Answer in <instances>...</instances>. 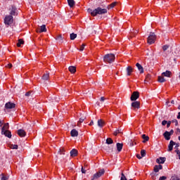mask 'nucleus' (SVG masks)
<instances>
[{
    "label": "nucleus",
    "mask_w": 180,
    "mask_h": 180,
    "mask_svg": "<svg viewBox=\"0 0 180 180\" xmlns=\"http://www.w3.org/2000/svg\"><path fill=\"white\" fill-rule=\"evenodd\" d=\"M179 141H180V136H179Z\"/></svg>",
    "instance_id": "nucleus-62"
},
{
    "label": "nucleus",
    "mask_w": 180,
    "mask_h": 180,
    "mask_svg": "<svg viewBox=\"0 0 180 180\" xmlns=\"http://www.w3.org/2000/svg\"><path fill=\"white\" fill-rule=\"evenodd\" d=\"M169 126H171V121H169L167 123V127L168 128V127H169Z\"/></svg>",
    "instance_id": "nucleus-52"
},
{
    "label": "nucleus",
    "mask_w": 180,
    "mask_h": 180,
    "mask_svg": "<svg viewBox=\"0 0 180 180\" xmlns=\"http://www.w3.org/2000/svg\"><path fill=\"white\" fill-rule=\"evenodd\" d=\"M58 154H59V155H64L65 154V150H64L63 148H60L58 151Z\"/></svg>",
    "instance_id": "nucleus-29"
},
{
    "label": "nucleus",
    "mask_w": 180,
    "mask_h": 180,
    "mask_svg": "<svg viewBox=\"0 0 180 180\" xmlns=\"http://www.w3.org/2000/svg\"><path fill=\"white\" fill-rule=\"evenodd\" d=\"M9 129V123H4V126L1 128V131L4 133V131Z\"/></svg>",
    "instance_id": "nucleus-16"
},
{
    "label": "nucleus",
    "mask_w": 180,
    "mask_h": 180,
    "mask_svg": "<svg viewBox=\"0 0 180 180\" xmlns=\"http://www.w3.org/2000/svg\"><path fill=\"white\" fill-rule=\"evenodd\" d=\"M136 158L139 159V160H141V158H143L142 157H141V155H136Z\"/></svg>",
    "instance_id": "nucleus-54"
},
{
    "label": "nucleus",
    "mask_w": 180,
    "mask_h": 180,
    "mask_svg": "<svg viewBox=\"0 0 180 180\" xmlns=\"http://www.w3.org/2000/svg\"><path fill=\"white\" fill-rule=\"evenodd\" d=\"M4 120H0V127H2V126H4Z\"/></svg>",
    "instance_id": "nucleus-49"
},
{
    "label": "nucleus",
    "mask_w": 180,
    "mask_h": 180,
    "mask_svg": "<svg viewBox=\"0 0 180 180\" xmlns=\"http://www.w3.org/2000/svg\"><path fill=\"white\" fill-rule=\"evenodd\" d=\"M39 33H43V32H47V28H46V25H43L40 27V30H38Z\"/></svg>",
    "instance_id": "nucleus-24"
},
{
    "label": "nucleus",
    "mask_w": 180,
    "mask_h": 180,
    "mask_svg": "<svg viewBox=\"0 0 180 180\" xmlns=\"http://www.w3.org/2000/svg\"><path fill=\"white\" fill-rule=\"evenodd\" d=\"M77 155H78V150L76 149H72L70 151V157H77Z\"/></svg>",
    "instance_id": "nucleus-20"
},
{
    "label": "nucleus",
    "mask_w": 180,
    "mask_h": 180,
    "mask_svg": "<svg viewBox=\"0 0 180 180\" xmlns=\"http://www.w3.org/2000/svg\"><path fill=\"white\" fill-rule=\"evenodd\" d=\"M148 44H154L155 43V34L154 32H150L148 37Z\"/></svg>",
    "instance_id": "nucleus-3"
},
{
    "label": "nucleus",
    "mask_w": 180,
    "mask_h": 180,
    "mask_svg": "<svg viewBox=\"0 0 180 180\" xmlns=\"http://www.w3.org/2000/svg\"><path fill=\"white\" fill-rule=\"evenodd\" d=\"M105 97H101V98H100V101H101V102H103L104 101H105Z\"/></svg>",
    "instance_id": "nucleus-56"
},
{
    "label": "nucleus",
    "mask_w": 180,
    "mask_h": 180,
    "mask_svg": "<svg viewBox=\"0 0 180 180\" xmlns=\"http://www.w3.org/2000/svg\"><path fill=\"white\" fill-rule=\"evenodd\" d=\"M169 134H170V136H172V134H174V129H171Z\"/></svg>",
    "instance_id": "nucleus-53"
},
{
    "label": "nucleus",
    "mask_w": 180,
    "mask_h": 180,
    "mask_svg": "<svg viewBox=\"0 0 180 180\" xmlns=\"http://www.w3.org/2000/svg\"><path fill=\"white\" fill-rule=\"evenodd\" d=\"M87 11L91 16H98V15H105V13H108V9L102 8L101 7H98L94 10L89 8Z\"/></svg>",
    "instance_id": "nucleus-1"
},
{
    "label": "nucleus",
    "mask_w": 180,
    "mask_h": 180,
    "mask_svg": "<svg viewBox=\"0 0 180 180\" xmlns=\"http://www.w3.org/2000/svg\"><path fill=\"white\" fill-rule=\"evenodd\" d=\"M16 104L12 103V102H8L5 104V108L6 109H14L15 108Z\"/></svg>",
    "instance_id": "nucleus-8"
},
{
    "label": "nucleus",
    "mask_w": 180,
    "mask_h": 180,
    "mask_svg": "<svg viewBox=\"0 0 180 180\" xmlns=\"http://www.w3.org/2000/svg\"><path fill=\"white\" fill-rule=\"evenodd\" d=\"M6 67H7L8 68H12V67H13L12 63H8V64L6 65Z\"/></svg>",
    "instance_id": "nucleus-51"
},
{
    "label": "nucleus",
    "mask_w": 180,
    "mask_h": 180,
    "mask_svg": "<svg viewBox=\"0 0 180 180\" xmlns=\"http://www.w3.org/2000/svg\"><path fill=\"white\" fill-rule=\"evenodd\" d=\"M142 139H143V143H147V141L150 140V138L148 137V136H146V134L142 135Z\"/></svg>",
    "instance_id": "nucleus-26"
},
{
    "label": "nucleus",
    "mask_w": 180,
    "mask_h": 180,
    "mask_svg": "<svg viewBox=\"0 0 180 180\" xmlns=\"http://www.w3.org/2000/svg\"><path fill=\"white\" fill-rule=\"evenodd\" d=\"M24 43L25 41H23V39H19L18 42L17 43V46L20 47V46H22V44H23Z\"/></svg>",
    "instance_id": "nucleus-32"
},
{
    "label": "nucleus",
    "mask_w": 180,
    "mask_h": 180,
    "mask_svg": "<svg viewBox=\"0 0 180 180\" xmlns=\"http://www.w3.org/2000/svg\"><path fill=\"white\" fill-rule=\"evenodd\" d=\"M165 160H167L165 158L160 157V158L156 159V162L158 164H164V162H165Z\"/></svg>",
    "instance_id": "nucleus-15"
},
{
    "label": "nucleus",
    "mask_w": 180,
    "mask_h": 180,
    "mask_svg": "<svg viewBox=\"0 0 180 180\" xmlns=\"http://www.w3.org/2000/svg\"><path fill=\"white\" fill-rule=\"evenodd\" d=\"M138 32H137V31L136 32V33H138Z\"/></svg>",
    "instance_id": "nucleus-63"
},
{
    "label": "nucleus",
    "mask_w": 180,
    "mask_h": 180,
    "mask_svg": "<svg viewBox=\"0 0 180 180\" xmlns=\"http://www.w3.org/2000/svg\"><path fill=\"white\" fill-rule=\"evenodd\" d=\"M68 5L70 8H72L75 5V1L74 0H68Z\"/></svg>",
    "instance_id": "nucleus-27"
},
{
    "label": "nucleus",
    "mask_w": 180,
    "mask_h": 180,
    "mask_svg": "<svg viewBox=\"0 0 180 180\" xmlns=\"http://www.w3.org/2000/svg\"><path fill=\"white\" fill-rule=\"evenodd\" d=\"M115 54L113 53H108L103 57L104 63H108L109 64H112V63L115 62Z\"/></svg>",
    "instance_id": "nucleus-2"
},
{
    "label": "nucleus",
    "mask_w": 180,
    "mask_h": 180,
    "mask_svg": "<svg viewBox=\"0 0 180 180\" xmlns=\"http://www.w3.org/2000/svg\"><path fill=\"white\" fill-rule=\"evenodd\" d=\"M17 134L20 136V137H25L26 136V131L23 129H18L17 131Z\"/></svg>",
    "instance_id": "nucleus-10"
},
{
    "label": "nucleus",
    "mask_w": 180,
    "mask_h": 180,
    "mask_svg": "<svg viewBox=\"0 0 180 180\" xmlns=\"http://www.w3.org/2000/svg\"><path fill=\"white\" fill-rule=\"evenodd\" d=\"M172 74V72H171V71L166 70L165 72L162 73V75L163 77H167V78H171Z\"/></svg>",
    "instance_id": "nucleus-14"
},
{
    "label": "nucleus",
    "mask_w": 180,
    "mask_h": 180,
    "mask_svg": "<svg viewBox=\"0 0 180 180\" xmlns=\"http://www.w3.org/2000/svg\"><path fill=\"white\" fill-rule=\"evenodd\" d=\"M70 134L72 137H78V131H77V129H72V131H70Z\"/></svg>",
    "instance_id": "nucleus-19"
},
{
    "label": "nucleus",
    "mask_w": 180,
    "mask_h": 180,
    "mask_svg": "<svg viewBox=\"0 0 180 180\" xmlns=\"http://www.w3.org/2000/svg\"><path fill=\"white\" fill-rule=\"evenodd\" d=\"M139 96H140V94L139 91H134L131 96V101H137Z\"/></svg>",
    "instance_id": "nucleus-6"
},
{
    "label": "nucleus",
    "mask_w": 180,
    "mask_h": 180,
    "mask_svg": "<svg viewBox=\"0 0 180 180\" xmlns=\"http://www.w3.org/2000/svg\"><path fill=\"white\" fill-rule=\"evenodd\" d=\"M84 49H85V44H83L81 46L80 49H79V51H84Z\"/></svg>",
    "instance_id": "nucleus-39"
},
{
    "label": "nucleus",
    "mask_w": 180,
    "mask_h": 180,
    "mask_svg": "<svg viewBox=\"0 0 180 180\" xmlns=\"http://www.w3.org/2000/svg\"><path fill=\"white\" fill-rule=\"evenodd\" d=\"M84 120H85V117H80L79 120V123H82L84 122Z\"/></svg>",
    "instance_id": "nucleus-43"
},
{
    "label": "nucleus",
    "mask_w": 180,
    "mask_h": 180,
    "mask_svg": "<svg viewBox=\"0 0 180 180\" xmlns=\"http://www.w3.org/2000/svg\"><path fill=\"white\" fill-rule=\"evenodd\" d=\"M126 71L127 77H130V75H131V72H133V68H131V66H128Z\"/></svg>",
    "instance_id": "nucleus-12"
},
{
    "label": "nucleus",
    "mask_w": 180,
    "mask_h": 180,
    "mask_svg": "<svg viewBox=\"0 0 180 180\" xmlns=\"http://www.w3.org/2000/svg\"><path fill=\"white\" fill-rule=\"evenodd\" d=\"M49 78H50V75L49 73H45L42 76V79H44V81H47Z\"/></svg>",
    "instance_id": "nucleus-25"
},
{
    "label": "nucleus",
    "mask_w": 180,
    "mask_h": 180,
    "mask_svg": "<svg viewBox=\"0 0 180 180\" xmlns=\"http://www.w3.org/2000/svg\"><path fill=\"white\" fill-rule=\"evenodd\" d=\"M77 39V34L72 33L70 34V40H75Z\"/></svg>",
    "instance_id": "nucleus-31"
},
{
    "label": "nucleus",
    "mask_w": 180,
    "mask_h": 180,
    "mask_svg": "<svg viewBox=\"0 0 180 180\" xmlns=\"http://www.w3.org/2000/svg\"><path fill=\"white\" fill-rule=\"evenodd\" d=\"M172 123H174L175 126H178V120H172Z\"/></svg>",
    "instance_id": "nucleus-45"
},
{
    "label": "nucleus",
    "mask_w": 180,
    "mask_h": 180,
    "mask_svg": "<svg viewBox=\"0 0 180 180\" xmlns=\"http://www.w3.org/2000/svg\"><path fill=\"white\" fill-rule=\"evenodd\" d=\"M81 172H82V174H86V170H85L84 167H82Z\"/></svg>",
    "instance_id": "nucleus-47"
},
{
    "label": "nucleus",
    "mask_w": 180,
    "mask_h": 180,
    "mask_svg": "<svg viewBox=\"0 0 180 180\" xmlns=\"http://www.w3.org/2000/svg\"><path fill=\"white\" fill-rule=\"evenodd\" d=\"M172 180H180L179 177H178V176L174 175L173 176H172Z\"/></svg>",
    "instance_id": "nucleus-38"
},
{
    "label": "nucleus",
    "mask_w": 180,
    "mask_h": 180,
    "mask_svg": "<svg viewBox=\"0 0 180 180\" xmlns=\"http://www.w3.org/2000/svg\"><path fill=\"white\" fill-rule=\"evenodd\" d=\"M69 71L70 72H71V74H75V72H77V68H75V66H70Z\"/></svg>",
    "instance_id": "nucleus-22"
},
{
    "label": "nucleus",
    "mask_w": 180,
    "mask_h": 180,
    "mask_svg": "<svg viewBox=\"0 0 180 180\" xmlns=\"http://www.w3.org/2000/svg\"><path fill=\"white\" fill-rule=\"evenodd\" d=\"M163 136L165 139V140H171V135L169 134V131H166L164 134H163Z\"/></svg>",
    "instance_id": "nucleus-17"
},
{
    "label": "nucleus",
    "mask_w": 180,
    "mask_h": 180,
    "mask_svg": "<svg viewBox=\"0 0 180 180\" xmlns=\"http://www.w3.org/2000/svg\"><path fill=\"white\" fill-rule=\"evenodd\" d=\"M9 179V176H3L1 180H8Z\"/></svg>",
    "instance_id": "nucleus-41"
},
{
    "label": "nucleus",
    "mask_w": 180,
    "mask_h": 180,
    "mask_svg": "<svg viewBox=\"0 0 180 180\" xmlns=\"http://www.w3.org/2000/svg\"><path fill=\"white\" fill-rule=\"evenodd\" d=\"M106 144H113V140L111 138L106 139Z\"/></svg>",
    "instance_id": "nucleus-33"
},
{
    "label": "nucleus",
    "mask_w": 180,
    "mask_h": 180,
    "mask_svg": "<svg viewBox=\"0 0 180 180\" xmlns=\"http://www.w3.org/2000/svg\"><path fill=\"white\" fill-rule=\"evenodd\" d=\"M171 103H172V104L174 105V103H175V101H174V100H172V101H171Z\"/></svg>",
    "instance_id": "nucleus-60"
},
{
    "label": "nucleus",
    "mask_w": 180,
    "mask_h": 180,
    "mask_svg": "<svg viewBox=\"0 0 180 180\" xmlns=\"http://www.w3.org/2000/svg\"><path fill=\"white\" fill-rule=\"evenodd\" d=\"M30 95H32V91H28L25 93V96H30Z\"/></svg>",
    "instance_id": "nucleus-46"
},
{
    "label": "nucleus",
    "mask_w": 180,
    "mask_h": 180,
    "mask_svg": "<svg viewBox=\"0 0 180 180\" xmlns=\"http://www.w3.org/2000/svg\"><path fill=\"white\" fill-rule=\"evenodd\" d=\"M174 146H175V142L174 141H170L167 151H172V150H174Z\"/></svg>",
    "instance_id": "nucleus-11"
},
{
    "label": "nucleus",
    "mask_w": 180,
    "mask_h": 180,
    "mask_svg": "<svg viewBox=\"0 0 180 180\" xmlns=\"http://www.w3.org/2000/svg\"><path fill=\"white\" fill-rule=\"evenodd\" d=\"M115 6H116V2L112 3L111 4L109 5V7L110 8H115Z\"/></svg>",
    "instance_id": "nucleus-40"
},
{
    "label": "nucleus",
    "mask_w": 180,
    "mask_h": 180,
    "mask_svg": "<svg viewBox=\"0 0 180 180\" xmlns=\"http://www.w3.org/2000/svg\"><path fill=\"white\" fill-rule=\"evenodd\" d=\"M165 179H167V176H160L159 179V180H165Z\"/></svg>",
    "instance_id": "nucleus-48"
},
{
    "label": "nucleus",
    "mask_w": 180,
    "mask_h": 180,
    "mask_svg": "<svg viewBox=\"0 0 180 180\" xmlns=\"http://www.w3.org/2000/svg\"><path fill=\"white\" fill-rule=\"evenodd\" d=\"M120 133H122V129H117L114 131V136H117Z\"/></svg>",
    "instance_id": "nucleus-36"
},
{
    "label": "nucleus",
    "mask_w": 180,
    "mask_h": 180,
    "mask_svg": "<svg viewBox=\"0 0 180 180\" xmlns=\"http://www.w3.org/2000/svg\"><path fill=\"white\" fill-rule=\"evenodd\" d=\"M141 155L142 158L146 157V150H141Z\"/></svg>",
    "instance_id": "nucleus-37"
},
{
    "label": "nucleus",
    "mask_w": 180,
    "mask_h": 180,
    "mask_svg": "<svg viewBox=\"0 0 180 180\" xmlns=\"http://www.w3.org/2000/svg\"><path fill=\"white\" fill-rule=\"evenodd\" d=\"M103 124H105V122H103L102 120H98V127H103Z\"/></svg>",
    "instance_id": "nucleus-28"
},
{
    "label": "nucleus",
    "mask_w": 180,
    "mask_h": 180,
    "mask_svg": "<svg viewBox=\"0 0 180 180\" xmlns=\"http://www.w3.org/2000/svg\"><path fill=\"white\" fill-rule=\"evenodd\" d=\"M136 67H137L139 71L140 72L141 74H143V72H144V68H143V66H141L140 65V63H137L136 64Z\"/></svg>",
    "instance_id": "nucleus-18"
},
{
    "label": "nucleus",
    "mask_w": 180,
    "mask_h": 180,
    "mask_svg": "<svg viewBox=\"0 0 180 180\" xmlns=\"http://www.w3.org/2000/svg\"><path fill=\"white\" fill-rule=\"evenodd\" d=\"M166 103H167V105H168V104L169 103V101H167V102H166Z\"/></svg>",
    "instance_id": "nucleus-61"
},
{
    "label": "nucleus",
    "mask_w": 180,
    "mask_h": 180,
    "mask_svg": "<svg viewBox=\"0 0 180 180\" xmlns=\"http://www.w3.org/2000/svg\"><path fill=\"white\" fill-rule=\"evenodd\" d=\"M167 120H163V121L162 122V126H165V124H167Z\"/></svg>",
    "instance_id": "nucleus-50"
},
{
    "label": "nucleus",
    "mask_w": 180,
    "mask_h": 180,
    "mask_svg": "<svg viewBox=\"0 0 180 180\" xmlns=\"http://www.w3.org/2000/svg\"><path fill=\"white\" fill-rule=\"evenodd\" d=\"M175 153L178 155V157H179V160H180V150L176 149L175 150Z\"/></svg>",
    "instance_id": "nucleus-42"
},
{
    "label": "nucleus",
    "mask_w": 180,
    "mask_h": 180,
    "mask_svg": "<svg viewBox=\"0 0 180 180\" xmlns=\"http://www.w3.org/2000/svg\"><path fill=\"white\" fill-rule=\"evenodd\" d=\"M94 124V121H91V122L89 123V126H92Z\"/></svg>",
    "instance_id": "nucleus-58"
},
{
    "label": "nucleus",
    "mask_w": 180,
    "mask_h": 180,
    "mask_svg": "<svg viewBox=\"0 0 180 180\" xmlns=\"http://www.w3.org/2000/svg\"><path fill=\"white\" fill-rule=\"evenodd\" d=\"M168 49H169V45H164L162 46L163 51H167V50H168Z\"/></svg>",
    "instance_id": "nucleus-35"
},
{
    "label": "nucleus",
    "mask_w": 180,
    "mask_h": 180,
    "mask_svg": "<svg viewBox=\"0 0 180 180\" xmlns=\"http://www.w3.org/2000/svg\"><path fill=\"white\" fill-rule=\"evenodd\" d=\"M56 40L58 43H63V36L59 35L56 37Z\"/></svg>",
    "instance_id": "nucleus-30"
},
{
    "label": "nucleus",
    "mask_w": 180,
    "mask_h": 180,
    "mask_svg": "<svg viewBox=\"0 0 180 180\" xmlns=\"http://www.w3.org/2000/svg\"><path fill=\"white\" fill-rule=\"evenodd\" d=\"M1 134H4L6 137H8V139L12 138V133L9 130L4 131V132H2L1 131Z\"/></svg>",
    "instance_id": "nucleus-9"
},
{
    "label": "nucleus",
    "mask_w": 180,
    "mask_h": 180,
    "mask_svg": "<svg viewBox=\"0 0 180 180\" xmlns=\"http://www.w3.org/2000/svg\"><path fill=\"white\" fill-rule=\"evenodd\" d=\"M18 145H12L13 150H18Z\"/></svg>",
    "instance_id": "nucleus-44"
},
{
    "label": "nucleus",
    "mask_w": 180,
    "mask_h": 180,
    "mask_svg": "<svg viewBox=\"0 0 180 180\" xmlns=\"http://www.w3.org/2000/svg\"><path fill=\"white\" fill-rule=\"evenodd\" d=\"M160 169H162V165H158L154 167V172H158Z\"/></svg>",
    "instance_id": "nucleus-23"
},
{
    "label": "nucleus",
    "mask_w": 180,
    "mask_h": 180,
    "mask_svg": "<svg viewBox=\"0 0 180 180\" xmlns=\"http://www.w3.org/2000/svg\"><path fill=\"white\" fill-rule=\"evenodd\" d=\"M5 25H12L13 23V16L12 15H6L4 18Z\"/></svg>",
    "instance_id": "nucleus-4"
},
{
    "label": "nucleus",
    "mask_w": 180,
    "mask_h": 180,
    "mask_svg": "<svg viewBox=\"0 0 180 180\" xmlns=\"http://www.w3.org/2000/svg\"><path fill=\"white\" fill-rule=\"evenodd\" d=\"M157 175H158V174H154V175L152 176V179L155 180V178H154V176H157Z\"/></svg>",
    "instance_id": "nucleus-55"
},
{
    "label": "nucleus",
    "mask_w": 180,
    "mask_h": 180,
    "mask_svg": "<svg viewBox=\"0 0 180 180\" xmlns=\"http://www.w3.org/2000/svg\"><path fill=\"white\" fill-rule=\"evenodd\" d=\"M175 148H178V147H179V143H175Z\"/></svg>",
    "instance_id": "nucleus-57"
},
{
    "label": "nucleus",
    "mask_w": 180,
    "mask_h": 180,
    "mask_svg": "<svg viewBox=\"0 0 180 180\" xmlns=\"http://www.w3.org/2000/svg\"><path fill=\"white\" fill-rule=\"evenodd\" d=\"M177 119H180V112H178Z\"/></svg>",
    "instance_id": "nucleus-59"
},
{
    "label": "nucleus",
    "mask_w": 180,
    "mask_h": 180,
    "mask_svg": "<svg viewBox=\"0 0 180 180\" xmlns=\"http://www.w3.org/2000/svg\"><path fill=\"white\" fill-rule=\"evenodd\" d=\"M103 174H105V169H100L97 173L94 174L93 179L91 180L98 179V178H101V176H103Z\"/></svg>",
    "instance_id": "nucleus-5"
},
{
    "label": "nucleus",
    "mask_w": 180,
    "mask_h": 180,
    "mask_svg": "<svg viewBox=\"0 0 180 180\" xmlns=\"http://www.w3.org/2000/svg\"><path fill=\"white\" fill-rule=\"evenodd\" d=\"M158 81L159 82H165V79L162 76H159L158 77Z\"/></svg>",
    "instance_id": "nucleus-34"
},
{
    "label": "nucleus",
    "mask_w": 180,
    "mask_h": 180,
    "mask_svg": "<svg viewBox=\"0 0 180 180\" xmlns=\"http://www.w3.org/2000/svg\"><path fill=\"white\" fill-rule=\"evenodd\" d=\"M17 15H18V8L15 6H11L10 16H17Z\"/></svg>",
    "instance_id": "nucleus-7"
},
{
    "label": "nucleus",
    "mask_w": 180,
    "mask_h": 180,
    "mask_svg": "<svg viewBox=\"0 0 180 180\" xmlns=\"http://www.w3.org/2000/svg\"><path fill=\"white\" fill-rule=\"evenodd\" d=\"M131 107L134 108V109H140V102L135 101L131 103Z\"/></svg>",
    "instance_id": "nucleus-13"
},
{
    "label": "nucleus",
    "mask_w": 180,
    "mask_h": 180,
    "mask_svg": "<svg viewBox=\"0 0 180 180\" xmlns=\"http://www.w3.org/2000/svg\"><path fill=\"white\" fill-rule=\"evenodd\" d=\"M117 150L119 153L123 150V143H117Z\"/></svg>",
    "instance_id": "nucleus-21"
}]
</instances>
